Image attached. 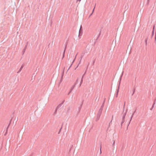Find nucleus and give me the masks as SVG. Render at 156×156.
Segmentation results:
<instances>
[{"mask_svg": "<svg viewBox=\"0 0 156 156\" xmlns=\"http://www.w3.org/2000/svg\"><path fill=\"white\" fill-rule=\"evenodd\" d=\"M115 97L116 98H117V97L118 95L115 94Z\"/></svg>", "mask_w": 156, "mask_h": 156, "instance_id": "37", "label": "nucleus"}, {"mask_svg": "<svg viewBox=\"0 0 156 156\" xmlns=\"http://www.w3.org/2000/svg\"><path fill=\"white\" fill-rule=\"evenodd\" d=\"M83 34V28L82 25H81L80 30L79 31L78 37L79 38H80V37Z\"/></svg>", "mask_w": 156, "mask_h": 156, "instance_id": "3", "label": "nucleus"}, {"mask_svg": "<svg viewBox=\"0 0 156 156\" xmlns=\"http://www.w3.org/2000/svg\"><path fill=\"white\" fill-rule=\"evenodd\" d=\"M153 108H152V107L150 109V110H152V109H153Z\"/></svg>", "mask_w": 156, "mask_h": 156, "instance_id": "38", "label": "nucleus"}, {"mask_svg": "<svg viewBox=\"0 0 156 156\" xmlns=\"http://www.w3.org/2000/svg\"><path fill=\"white\" fill-rule=\"evenodd\" d=\"M27 46L25 45L24 48L26 49H27Z\"/></svg>", "mask_w": 156, "mask_h": 156, "instance_id": "31", "label": "nucleus"}, {"mask_svg": "<svg viewBox=\"0 0 156 156\" xmlns=\"http://www.w3.org/2000/svg\"><path fill=\"white\" fill-rule=\"evenodd\" d=\"M155 25H154L153 28V30L152 31V34H151V38L153 36H154V30H155Z\"/></svg>", "mask_w": 156, "mask_h": 156, "instance_id": "5", "label": "nucleus"}, {"mask_svg": "<svg viewBox=\"0 0 156 156\" xmlns=\"http://www.w3.org/2000/svg\"><path fill=\"white\" fill-rule=\"evenodd\" d=\"M65 100H63V101H62V102L59 105H58L57 106V107H56V108H57V109H58L59 108H60L62 106V104H63V103L65 102Z\"/></svg>", "mask_w": 156, "mask_h": 156, "instance_id": "4", "label": "nucleus"}, {"mask_svg": "<svg viewBox=\"0 0 156 156\" xmlns=\"http://www.w3.org/2000/svg\"><path fill=\"white\" fill-rule=\"evenodd\" d=\"M58 109H57V108H56L54 112V114H53L54 115H55Z\"/></svg>", "mask_w": 156, "mask_h": 156, "instance_id": "22", "label": "nucleus"}, {"mask_svg": "<svg viewBox=\"0 0 156 156\" xmlns=\"http://www.w3.org/2000/svg\"><path fill=\"white\" fill-rule=\"evenodd\" d=\"M84 76H83H83H82V77H83V78Z\"/></svg>", "mask_w": 156, "mask_h": 156, "instance_id": "42", "label": "nucleus"}, {"mask_svg": "<svg viewBox=\"0 0 156 156\" xmlns=\"http://www.w3.org/2000/svg\"><path fill=\"white\" fill-rule=\"evenodd\" d=\"M63 73H62V77H61V80H60V83H61L62 80V79H63Z\"/></svg>", "mask_w": 156, "mask_h": 156, "instance_id": "25", "label": "nucleus"}, {"mask_svg": "<svg viewBox=\"0 0 156 156\" xmlns=\"http://www.w3.org/2000/svg\"><path fill=\"white\" fill-rule=\"evenodd\" d=\"M149 0H148V2H147V4H148L149 3Z\"/></svg>", "mask_w": 156, "mask_h": 156, "instance_id": "41", "label": "nucleus"}, {"mask_svg": "<svg viewBox=\"0 0 156 156\" xmlns=\"http://www.w3.org/2000/svg\"><path fill=\"white\" fill-rule=\"evenodd\" d=\"M105 98L104 100V101L100 108V109H103V108L104 106V104H105Z\"/></svg>", "mask_w": 156, "mask_h": 156, "instance_id": "11", "label": "nucleus"}, {"mask_svg": "<svg viewBox=\"0 0 156 156\" xmlns=\"http://www.w3.org/2000/svg\"><path fill=\"white\" fill-rule=\"evenodd\" d=\"M102 110H103L102 109H100L99 110V111L97 115L101 116V115L102 113Z\"/></svg>", "mask_w": 156, "mask_h": 156, "instance_id": "8", "label": "nucleus"}, {"mask_svg": "<svg viewBox=\"0 0 156 156\" xmlns=\"http://www.w3.org/2000/svg\"><path fill=\"white\" fill-rule=\"evenodd\" d=\"M115 141L114 140L113 143L112 144V147H113V148H114V145H115Z\"/></svg>", "mask_w": 156, "mask_h": 156, "instance_id": "27", "label": "nucleus"}, {"mask_svg": "<svg viewBox=\"0 0 156 156\" xmlns=\"http://www.w3.org/2000/svg\"><path fill=\"white\" fill-rule=\"evenodd\" d=\"M70 109V107H69L68 108V109H67V113H69V111Z\"/></svg>", "mask_w": 156, "mask_h": 156, "instance_id": "28", "label": "nucleus"}, {"mask_svg": "<svg viewBox=\"0 0 156 156\" xmlns=\"http://www.w3.org/2000/svg\"><path fill=\"white\" fill-rule=\"evenodd\" d=\"M12 121V119H11L10 121V122H9V123L8 126L7 127V128H6V130H7L8 129V128H9L11 123V121Z\"/></svg>", "mask_w": 156, "mask_h": 156, "instance_id": "16", "label": "nucleus"}, {"mask_svg": "<svg viewBox=\"0 0 156 156\" xmlns=\"http://www.w3.org/2000/svg\"><path fill=\"white\" fill-rule=\"evenodd\" d=\"M77 54L76 55V56H75V58L74 59V60H73L72 62V64H71V65H70V67L68 69H69L70 67H71V66H72V64H73V63L74 62L76 59V56H77Z\"/></svg>", "mask_w": 156, "mask_h": 156, "instance_id": "14", "label": "nucleus"}, {"mask_svg": "<svg viewBox=\"0 0 156 156\" xmlns=\"http://www.w3.org/2000/svg\"><path fill=\"white\" fill-rule=\"evenodd\" d=\"M87 72V70H86L85 71V72L84 73V74H83V76H85V75L86 74V73Z\"/></svg>", "mask_w": 156, "mask_h": 156, "instance_id": "33", "label": "nucleus"}, {"mask_svg": "<svg viewBox=\"0 0 156 156\" xmlns=\"http://www.w3.org/2000/svg\"><path fill=\"white\" fill-rule=\"evenodd\" d=\"M95 60H94L93 61V65L95 62Z\"/></svg>", "mask_w": 156, "mask_h": 156, "instance_id": "34", "label": "nucleus"}, {"mask_svg": "<svg viewBox=\"0 0 156 156\" xmlns=\"http://www.w3.org/2000/svg\"><path fill=\"white\" fill-rule=\"evenodd\" d=\"M135 90H136L135 87H134V88H133V92L132 94V96H133V95L134 94Z\"/></svg>", "mask_w": 156, "mask_h": 156, "instance_id": "17", "label": "nucleus"}, {"mask_svg": "<svg viewBox=\"0 0 156 156\" xmlns=\"http://www.w3.org/2000/svg\"><path fill=\"white\" fill-rule=\"evenodd\" d=\"M136 108L135 109V110L133 112V113L132 115H131V118H130V121L129 122V124L130 123V121H131V120H132V118L134 115V114L136 112Z\"/></svg>", "mask_w": 156, "mask_h": 156, "instance_id": "7", "label": "nucleus"}, {"mask_svg": "<svg viewBox=\"0 0 156 156\" xmlns=\"http://www.w3.org/2000/svg\"><path fill=\"white\" fill-rule=\"evenodd\" d=\"M67 46V44H66V45L65 46V48H64V52H63V58L64 57L65 53V52L66 49V48Z\"/></svg>", "mask_w": 156, "mask_h": 156, "instance_id": "12", "label": "nucleus"}, {"mask_svg": "<svg viewBox=\"0 0 156 156\" xmlns=\"http://www.w3.org/2000/svg\"><path fill=\"white\" fill-rule=\"evenodd\" d=\"M100 117V115H97V118L96 119V121H97L99 119Z\"/></svg>", "mask_w": 156, "mask_h": 156, "instance_id": "15", "label": "nucleus"}, {"mask_svg": "<svg viewBox=\"0 0 156 156\" xmlns=\"http://www.w3.org/2000/svg\"><path fill=\"white\" fill-rule=\"evenodd\" d=\"M83 55H81V57H80V60L79 61V63L78 64V65H77V66H76V67L75 68V70H76V69L78 67L79 65V64H80L81 62V60L83 58Z\"/></svg>", "mask_w": 156, "mask_h": 156, "instance_id": "6", "label": "nucleus"}, {"mask_svg": "<svg viewBox=\"0 0 156 156\" xmlns=\"http://www.w3.org/2000/svg\"><path fill=\"white\" fill-rule=\"evenodd\" d=\"M23 66H24V65L23 64L21 66V67L20 68V69H19V70L17 72V73H19L22 70V69H23Z\"/></svg>", "mask_w": 156, "mask_h": 156, "instance_id": "10", "label": "nucleus"}, {"mask_svg": "<svg viewBox=\"0 0 156 156\" xmlns=\"http://www.w3.org/2000/svg\"><path fill=\"white\" fill-rule=\"evenodd\" d=\"M95 6H94V7L93 10V11H92V12L93 13L94 11V9H95Z\"/></svg>", "mask_w": 156, "mask_h": 156, "instance_id": "32", "label": "nucleus"}, {"mask_svg": "<svg viewBox=\"0 0 156 156\" xmlns=\"http://www.w3.org/2000/svg\"><path fill=\"white\" fill-rule=\"evenodd\" d=\"M78 78L77 80H76V82H75L74 84V85H75H75L77 84L78 82Z\"/></svg>", "mask_w": 156, "mask_h": 156, "instance_id": "23", "label": "nucleus"}, {"mask_svg": "<svg viewBox=\"0 0 156 156\" xmlns=\"http://www.w3.org/2000/svg\"><path fill=\"white\" fill-rule=\"evenodd\" d=\"M125 103L123 106V111L122 113L123 115L122 116V121L121 123V126H122V124L125 121V118L126 115V113L128 109H126L125 112H124V109H125Z\"/></svg>", "mask_w": 156, "mask_h": 156, "instance_id": "1", "label": "nucleus"}, {"mask_svg": "<svg viewBox=\"0 0 156 156\" xmlns=\"http://www.w3.org/2000/svg\"><path fill=\"white\" fill-rule=\"evenodd\" d=\"M83 77H82L81 80V81L80 83V86H81V85L82 83L83 82Z\"/></svg>", "mask_w": 156, "mask_h": 156, "instance_id": "19", "label": "nucleus"}, {"mask_svg": "<svg viewBox=\"0 0 156 156\" xmlns=\"http://www.w3.org/2000/svg\"><path fill=\"white\" fill-rule=\"evenodd\" d=\"M100 154H101V144H100Z\"/></svg>", "mask_w": 156, "mask_h": 156, "instance_id": "26", "label": "nucleus"}, {"mask_svg": "<svg viewBox=\"0 0 156 156\" xmlns=\"http://www.w3.org/2000/svg\"><path fill=\"white\" fill-rule=\"evenodd\" d=\"M28 44V42H27L26 43V45L27 46Z\"/></svg>", "mask_w": 156, "mask_h": 156, "instance_id": "36", "label": "nucleus"}, {"mask_svg": "<svg viewBox=\"0 0 156 156\" xmlns=\"http://www.w3.org/2000/svg\"><path fill=\"white\" fill-rule=\"evenodd\" d=\"M156 100V98L154 100V103H153V104L152 107L153 108H154V105L155 104Z\"/></svg>", "mask_w": 156, "mask_h": 156, "instance_id": "20", "label": "nucleus"}, {"mask_svg": "<svg viewBox=\"0 0 156 156\" xmlns=\"http://www.w3.org/2000/svg\"><path fill=\"white\" fill-rule=\"evenodd\" d=\"M62 128V127H61V128H60V129H59V131L58 132V134H59L61 132V131Z\"/></svg>", "mask_w": 156, "mask_h": 156, "instance_id": "30", "label": "nucleus"}, {"mask_svg": "<svg viewBox=\"0 0 156 156\" xmlns=\"http://www.w3.org/2000/svg\"><path fill=\"white\" fill-rule=\"evenodd\" d=\"M26 49L23 48L22 51V55H23L26 51Z\"/></svg>", "mask_w": 156, "mask_h": 156, "instance_id": "24", "label": "nucleus"}, {"mask_svg": "<svg viewBox=\"0 0 156 156\" xmlns=\"http://www.w3.org/2000/svg\"><path fill=\"white\" fill-rule=\"evenodd\" d=\"M75 87V85H73L72 86V87L71 88L70 91L68 94V95H69L70 94V93L71 92V91H72V90H73V89Z\"/></svg>", "mask_w": 156, "mask_h": 156, "instance_id": "9", "label": "nucleus"}, {"mask_svg": "<svg viewBox=\"0 0 156 156\" xmlns=\"http://www.w3.org/2000/svg\"><path fill=\"white\" fill-rule=\"evenodd\" d=\"M83 101L82 102L81 104V105L80 106V107L79 108V111L80 110V109H81V107H82V105H83Z\"/></svg>", "mask_w": 156, "mask_h": 156, "instance_id": "18", "label": "nucleus"}, {"mask_svg": "<svg viewBox=\"0 0 156 156\" xmlns=\"http://www.w3.org/2000/svg\"><path fill=\"white\" fill-rule=\"evenodd\" d=\"M122 74L120 76V77L119 79V83L118 85V86L117 89L116 91V93L115 94L118 95V93H119V91L120 86V84L121 83V80H122Z\"/></svg>", "mask_w": 156, "mask_h": 156, "instance_id": "2", "label": "nucleus"}, {"mask_svg": "<svg viewBox=\"0 0 156 156\" xmlns=\"http://www.w3.org/2000/svg\"><path fill=\"white\" fill-rule=\"evenodd\" d=\"M156 41V31L155 32V40H154V42H155Z\"/></svg>", "mask_w": 156, "mask_h": 156, "instance_id": "29", "label": "nucleus"}, {"mask_svg": "<svg viewBox=\"0 0 156 156\" xmlns=\"http://www.w3.org/2000/svg\"><path fill=\"white\" fill-rule=\"evenodd\" d=\"M101 29L100 30V32H99V33L97 38V39H96V41H97V40H98V38L99 37L101 34Z\"/></svg>", "mask_w": 156, "mask_h": 156, "instance_id": "13", "label": "nucleus"}, {"mask_svg": "<svg viewBox=\"0 0 156 156\" xmlns=\"http://www.w3.org/2000/svg\"><path fill=\"white\" fill-rule=\"evenodd\" d=\"M147 40H148V37L146 38L145 40V43L146 45H147Z\"/></svg>", "mask_w": 156, "mask_h": 156, "instance_id": "21", "label": "nucleus"}, {"mask_svg": "<svg viewBox=\"0 0 156 156\" xmlns=\"http://www.w3.org/2000/svg\"><path fill=\"white\" fill-rule=\"evenodd\" d=\"M81 1V0H77V1L80 2Z\"/></svg>", "mask_w": 156, "mask_h": 156, "instance_id": "40", "label": "nucleus"}, {"mask_svg": "<svg viewBox=\"0 0 156 156\" xmlns=\"http://www.w3.org/2000/svg\"><path fill=\"white\" fill-rule=\"evenodd\" d=\"M112 122V120L109 123V125H110L111 123V122Z\"/></svg>", "mask_w": 156, "mask_h": 156, "instance_id": "39", "label": "nucleus"}, {"mask_svg": "<svg viewBox=\"0 0 156 156\" xmlns=\"http://www.w3.org/2000/svg\"><path fill=\"white\" fill-rule=\"evenodd\" d=\"M93 12H92L89 16V17L90 16L93 14Z\"/></svg>", "mask_w": 156, "mask_h": 156, "instance_id": "35", "label": "nucleus"}]
</instances>
